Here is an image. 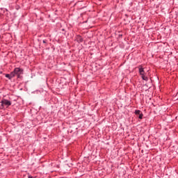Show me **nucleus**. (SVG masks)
Segmentation results:
<instances>
[{"mask_svg": "<svg viewBox=\"0 0 178 178\" xmlns=\"http://www.w3.org/2000/svg\"><path fill=\"white\" fill-rule=\"evenodd\" d=\"M1 104L2 108H5V106L8 108V106H10V105H12V102L6 99H3L1 102Z\"/></svg>", "mask_w": 178, "mask_h": 178, "instance_id": "f257e3e1", "label": "nucleus"}, {"mask_svg": "<svg viewBox=\"0 0 178 178\" xmlns=\"http://www.w3.org/2000/svg\"><path fill=\"white\" fill-rule=\"evenodd\" d=\"M15 75L18 76V77L20 76V74H23V69L20 67H15L13 70Z\"/></svg>", "mask_w": 178, "mask_h": 178, "instance_id": "f03ea898", "label": "nucleus"}, {"mask_svg": "<svg viewBox=\"0 0 178 178\" xmlns=\"http://www.w3.org/2000/svg\"><path fill=\"white\" fill-rule=\"evenodd\" d=\"M76 40L77 42H79V43L83 42V38L80 35H76Z\"/></svg>", "mask_w": 178, "mask_h": 178, "instance_id": "7ed1b4c3", "label": "nucleus"}, {"mask_svg": "<svg viewBox=\"0 0 178 178\" xmlns=\"http://www.w3.org/2000/svg\"><path fill=\"white\" fill-rule=\"evenodd\" d=\"M139 73L140 76H143V74H145V71H144V68L140 67L139 68Z\"/></svg>", "mask_w": 178, "mask_h": 178, "instance_id": "20e7f679", "label": "nucleus"}, {"mask_svg": "<svg viewBox=\"0 0 178 178\" xmlns=\"http://www.w3.org/2000/svg\"><path fill=\"white\" fill-rule=\"evenodd\" d=\"M141 78L143 80H145V81H148V77L145 76V74L141 75Z\"/></svg>", "mask_w": 178, "mask_h": 178, "instance_id": "39448f33", "label": "nucleus"}, {"mask_svg": "<svg viewBox=\"0 0 178 178\" xmlns=\"http://www.w3.org/2000/svg\"><path fill=\"white\" fill-rule=\"evenodd\" d=\"M10 76L11 79H13V77H15V76H16V74L15 73V71L12 72L10 74Z\"/></svg>", "mask_w": 178, "mask_h": 178, "instance_id": "423d86ee", "label": "nucleus"}, {"mask_svg": "<svg viewBox=\"0 0 178 178\" xmlns=\"http://www.w3.org/2000/svg\"><path fill=\"white\" fill-rule=\"evenodd\" d=\"M135 115H140L141 113V111L136 110L134 112Z\"/></svg>", "mask_w": 178, "mask_h": 178, "instance_id": "0eeeda50", "label": "nucleus"}, {"mask_svg": "<svg viewBox=\"0 0 178 178\" xmlns=\"http://www.w3.org/2000/svg\"><path fill=\"white\" fill-rule=\"evenodd\" d=\"M6 77L9 80H12V77L10 76V74H6Z\"/></svg>", "mask_w": 178, "mask_h": 178, "instance_id": "6e6552de", "label": "nucleus"}, {"mask_svg": "<svg viewBox=\"0 0 178 178\" xmlns=\"http://www.w3.org/2000/svg\"><path fill=\"white\" fill-rule=\"evenodd\" d=\"M143 113H140L139 114L138 119H140V120L143 119Z\"/></svg>", "mask_w": 178, "mask_h": 178, "instance_id": "1a4fd4ad", "label": "nucleus"}, {"mask_svg": "<svg viewBox=\"0 0 178 178\" xmlns=\"http://www.w3.org/2000/svg\"><path fill=\"white\" fill-rule=\"evenodd\" d=\"M42 42L43 44H47V40H43Z\"/></svg>", "mask_w": 178, "mask_h": 178, "instance_id": "9d476101", "label": "nucleus"}, {"mask_svg": "<svg viewBox=\"0 0 178 178\" xmlns=\"http://www.w3.org/2000/svg\"><path fill=\"white\" fill-rule=\"evenodd\" d=\"M28 178H35V177H33V176H31V175H29V176H28Z\"/></svg>", "mask_w": 178, "mask_h": 178, "instance_id": "9b49d317", "label": "nucleus"}]
</instances>
